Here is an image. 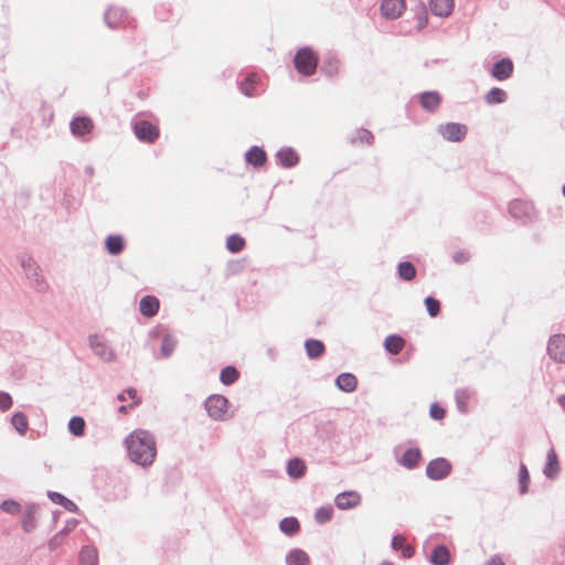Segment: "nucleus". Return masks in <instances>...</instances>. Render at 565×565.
Segmentation results:
<instances>
[{"instance_id":"obj_1","label":"nucleus","mask_w":565,"mask_h":565,"mask_svg":"<svg viewBox=\"0 0 565 565\" xmlns=\"http://www.w3.org/2000/svg\"><path fill=\"white\" fill-rule=\"evenodd\" d=\"M125 445L130 459L141 466H150L157 456L156 440L153 436L145 429H136L131 431Z\"/></svg>"},{"instance_id":"obj_2","label":"nucleus","mask_w":565,"mask_h":565,"mask_svg":"<svg viewBox=\"0 0 565 565\" xmlns=\"http://www.w3.org/2000/svg\"><path fill=\"white\" fill-rule=\"evenodd\" d=\"M318 62V55L309 47L300 49L294 57L297 72L303 76L313 75L316 73Z\"/></svg>"},{"instance_id":"obj_3","label":"nucleus","mask_w":565,"mask_h":565,"mask_svg":"<svg viewBox=\"0 0 565 565\" xmlns=\"http://www.w3.org/2000/svg\"><path fill=\"white\" fill-rule=\"evenodd\" d=\"M205 408L213 419L224 420L228 413V401L218 394L211 395L205 401Z\"/></svg>"},{"instance_id":"obj_4","label":"nucleus","mask_w":565,"mask_h":565,"mask_svg":"<svg viewBox=\"0 0 565 565\" xmlns=\"http://www.w3.org/2000/svg\"><path fill=\"white\" fill-rule=\"evenodd\" d=\"M134 131L136 137L143 142L152 143L159 138V128L147 120L136 122Z\"/></svg>"},{"instance_id":"obj_5","label":"nucleus","mask_w":565,"mask_h":565,"mask_svg":"<svg viewBox=\"0 0 565 565\" xmlns=\"http://www.w3.org/2000/svg\"><path fill=\"white\" fill-rule=\"evenodd\" d=\"M468 128L463 124L447 122L439 126V132L444 139L451 142H459L465 139Z\"/></svg>"},{"instance_id":"obj_6","label":"nucleus","mask_w":565,"mask_h":565,"mask_svg":"<svg viewBox=\"0 0 565 565\" xmlns=\"http://www.w3.org/2000/svg\"><path fill=\"white\" fill-rule=\"evenodd\" d=\"M451 471V465L444 458L431 460L427 468L426 473L433 480H440L446 478Z\"/></svg>"},{"instance_id":"obj_7","label":"nucleus","mask_w":565,"mask_h":565,"mask_svg":"<svg viewBox=\"0 0 565 565\" xmlns=\"http://www.w3.org/2000/svg\"><path fill=\"white\" fill-rule=\"evenodd\" d=\"M406 9L405 0H382L381 12L386 19H397Z\"/></svg>"},{"instance_id":"obj_8","label":"nucleus","mask_w":565,"mask_h":565,"mask_svg":"<svg viewBox=\"0 0 565 565\" xmlns=\"http://www.w3.org/2000/svg\"><path fill=\"white\" fill-rule=\"evenodd\" d=\"M548 353L557 362H565V335L558 334L551 338L548 343Z\"/></svg>"},{"instance_id":"obj_9","label":"nucleus","mask_w":565,"mask_h":565,"mask_svg":"<svg viewBox=\"0 0 565 565\" xmlns=\"http://www.w3.org/2000/svg\"><path fill=\"white\" fill-rule=\"evenodd\" d=\"M361 502V495L356 491H344L335 497V505L341 510L355 508Z\"/></svg>"},{"instance_id":"obj_10","label":"nucleus","mask_w":565,"mask_h":565,"mask_svg":"<svg viewBox=\"0 0 565 565\" xmlns=\"http://www.w3.org/2000/svg\"><path fill=\"white\" fill-rule=\"evenodd\" d=\"M127 399H130L131 403L128 405H121L118 408L121 414H127L129 411L141 404V397L138 395L137 390L132 387L125 390L118 395V401L126 402Z\"/></svg>"},{"instance_id":"obj_11","label":"nucleus","mask_w":565,"mask_h":565,"mask_svg":"<svg viewBox=\"0 0 565 565\" xmlns=\"http://www.w3.org/2000/svg\"><path fill=\"white\" fill-rule=\"evenodd\" d=\"M513 68L514 65L510 58H502L493 65L491 74L498 81H505L511 77Z\"/></svg>"},{"instance_id":"obj_12","label":"nucleus","mask_w":565,"mask_h":565,"mask_svg":"<svg viewBox=\"0 0 565 565\" xmlns=\"http://www.w3.org/2000/svg\"><path fill=\"white\" fill-rule=\"evenodd\" d=\"M159 307V300L154 296H145L139 302L140 313L148 318L156 316Z\"/></svg>"},{"instance_id":"obj_13","label":"nucleus","mask_w":565,"mask_h":565,"mask_svg":"<svg viewBox=\"0 0 565 565\" xmlns=\"http://www.w3.org/2000/svg\"><path fill=\"white\" fill-rule=\"evenodd\" d=\"M420 105L428 111H435L441 104V97L437 92H425L419 96Z\"/></svg>"},{"instance_id":"obj_14","label":"nucleus","mask_w":565,"mask_h":565,"mask_svg":"<svg viewBox=\"0 0 565 565\" xmlns=\"http://www.w3.org/2000/svg\"><path fill=\"white\" fill-rule=\"evenodd\" d=\"M420 459L422 452L419 448H409L404 452V455L399 459V463L407 469H413L417 467Z\"/></svg>"},{"instance_id":"obj_15","label":"nucleus","mask_w":565,"mask_h":565,"mask_svg":"<svg viewBox=\"0 0 565 565\" xmlns=\"http://www.w3.org/2000/svg\"><path fill=\"white\" fill-rule=\"evenodd\" d=\"M279 163L285 168H291L299 161L297 152L291 148H282L277 152Z\"/></svg>"},{"instance_id":"obj_16","label":"nucleus","mask_w":565,"mask_h":565,"mask_svg":"<svg viewBox=\"0 0 565 565\" xmlns=\"http://www.w3.org/2000/svg\"><path fill=\"white\" fill-rule=\"evenodd\" d=\"M454 9L452 0H430V10L438 17H448Z\"/></svg>"},{"instance_id":"obj_17","label":"nucleus","mask_w":565,"mask_h":565,"mask_svg":"<svg viewBox=\"0 0 565 565\" xmlns=\"http://www.w3.org/2000/svg\"><path fill=\"white\" fill-rule=\"evenodd\" d=\"M94 125L87 117L75 118L71 124L72 132L76 136H84L92 131Z\"/></svg>"},{"instance_id":"obj_18","label":"nucleus","mask_w":565,"mask_h":565,"mask_svg":"<svg viewBox=\"0 0 565 565\" xmlns=\"http://www.w3.org/2000/svg\"><path fill=\"white\" fill-rule=\"evenodd\" d=\"M337 386L347 393H351L356 388L358 380L351 373H342L335 380Z\"/></svg>"},{"instance_id":"obj_19","label":"nucleus","mask_w":565,"mask_h":565,"mask_svg":"<svg viewBox=\"0 0 565 565\" xmlns=\"http://www.w3.org/2000/svg\"><path fill=\"white\" fill-rule=\"evenodd\" d=\"M267 160L266 152L259 147H252L246 152V161L254 167H262Z\"/></svg>"},{"instance_id":"obj_20","label":"nucleus","mask_w":565,"mask_h":565,"mask_svg":"<svg viewBox=\"0 0 565 565\" xmlns=\"http://www.w3.org/2000/svg\"><path fill=\"white\" fill-rule=\"evenodd\" d=\"M392 547L396 551H401L405 558H411L415 553L414 547L406 543V539L403 535H395L393 537Z\"/></svg>"},{"instance_id":"obj_21","label":"nucleus","mask_w":565,"mask_h":565,"mask_svg":"<svg viewBox=\"0 0 565 565\" xmlns=\"http://www.w3.org/2000/svg\"><path fill=\"white\" fill-rule=\"evenodd\" d=\"M405 347V340L399 335H388L384 340V348L391 354H398Z\"/></svg>"},{"instance_id":"obj_22","label":"nucleus","mask_w":565,"mask_h":565,"mask_svg":"<svg viewBox=\"0 0 565 565\" xmlns=\"http://www.w3.org/2000/svg\"><path fill=\"white\" fill-rule=\"evenodd\" d=\"M450 553L444 545L435 547L430 555V562L433 565H448Z\"/></svg>"},{"instance_id":"obj_23","label":"nucleus","mask_w":565,"mask_h":565,"mask_svg":"<svg viewBox=\"0 0 565 565\" xmlns=\"http://www.w3.org/2000/svg\"><path fill=\"white\" fill-rule=\"evenodd\" d=\"M558 470H559V463H558L557 455L553 449H551L547 454V461H546V466L544 468V475L547 478L552 479L558 473Z\"/></svg>"},{"instance_id":"obj_24","label":"nucleus","mask_w":565,"mask_h":565,"mask_svg":"<svg viewBox=\"0 0 565 565\" xmlns=\"http://www.w3.org/2000/svg\"><path fill=\"white\" fill-rule=\"evenodd\" d=\"M307 354L311 359L320 358L324 352V344L320 340L310 339L305 343Z\"/></svg>"},{"instance_id":"obj_25","label":"nucleus","mask_w":565,"mask_h":565,"mask_svg":"<svg viewBox=\"0 0 565 565\" xmlns=\"http://www.w3.org/2000/svg\"><path fill=\"white\" fill-rule=\"evenodd\" d=\"M260 77L257 74H250L248 75L242 83H241V90L242 93L250 97L254 95V90L256 85L259 83Z\"/></svg>"},{"instance_id":"obj_26","label":"nucleus","mask_w":565,"mask_h":565,"mask_svg":"<svg viewBox=\"0 0 565 565\" xmlns=\"http://www.w3.org/2000/svg\"><path fill=\"white\" fill-rule=\"evenodd\" d=\"M507 100V93L499 87L491 88L486 95H484V102L489 105L492 104H501Z\"/></svg>"},{"instance_id":"obj_27","label":"nucleus","mask_w":565,"mask_h":565,"mask_svg":"<svg viewBox=\"0 0 565 565\" xmlns=\"http://www.w3.org/2000/svg\"><path fill=\"white\" fill-rule=\"evenodd\" d=\"M97 550L93 546H85L81 551L79 562L82 565H95L97 563Z\"/></svg>"},{"instance_id":"obj_28","label":"nucleus","mask_w":565,"mask_h":565,"mask_svg":"<svg viewBox=\"0 0 565 565\" xmlns=\"http://www.w3.org/2000/svg\"><path fill=\"white\" fill-rule=\"evenodd\" d=\"M288 475L292 478H300L306 472V463L298 458L291 459L287 467Z\"/></svg>"},{"instance_id":"obj_29","label":"nucleus","mask_w":565,"mask_h":565,"mask_svg":"<svg viewBox=\"0 0 565 565\" xmlns=\"http://www.w3.org/2000/svg\"><path fill=\"white\" fill-rule=\"evenodd\" d=\"M288 565H309V556L300 550L291 551L287 556Z\"/></svg>"},{"instance_id":"obj_30","label":"nucleus","mask_w":565,"mask_h":565,"mask_svg":"<svg viewBox=\"0 0 565 565\" xmlns=\"http://www.w3.org/2000/svg\"><path fill=\"white\" fill-rule=\"evenodd\" d=\"M106 248L111 255H117L121 253L124 248V242L121 236L119 235H111L108 236L106 239Z\"/></svg>"},{"instance_id":"obj_31","label":"nucleus","mask_w":565,"mask_h":565,"mask_svg":"<svg viewBox=\"0 0 565 565\" xmlns=\"http://www.w3.org/2000/svg\"><path fill=\"white\" fill-rule=\"evenodd\" d=\"M398 276L401 279L411 281L416 276V268L409 262H403L398 265Z\"/></svg>"},{"instance_id":"obj_32","label":"nucleus","mask_w":565,"mask_h":565,"mask_svg":"<svg viewBox=\"0 0 565 565\" xmlns=\"http://www.w3.org/2000/svg\"><path fill=\"white\" fill-rule=\"evenodd\" d=\"M11 423L17 431L21 435L25 434L29 428L26 415L20 412L12 416Z\"/></svg>"},{"instance_id":"obj_33","label":"nucleus","mask_w":565,"mask_h":565,"mask_svg":"<svg viewBox=\"0 0 565 565\" xmlns=\"http://www.w3.org/2000/svg\"><path fill=\"white\" fill-rule=\"evenodd\" d=\"M238 371L234 366H226L221 371L220 380L225 385H231L238 379Z\"/></svg>"},{"instance_id":"obj_34","label":"nucleus","mask_w":565,"mask_h":565,"mask_svg":"<svg viewBox=\"0 0 565 565\" xmlns=\"http://www.w3.org/2000/svg\"><path fill=\"white\" fill-rule=\"evenodd\" d=\"M245 246V239L239 235H231L226 241V247L232 253L241 252Z\"/></svg>"},{"instance_id":"obj_35","label":"nucleus","mask_w":565,"mask_h":565,"mask_svg":"<svg viewBox=\"0 0 565 565\" xmlns=\"http://www.w3.org/2000/svg\"><path fill=\"white\" fill-rule=\"evenodd\" d=\"M70 431L75 436H82L85 431V420L82 417H72L68 423Z\"/></svg>"},{"instance_id":"obj_36","label":"nucleus","mask_w":565,"mask_h":565,"mask_svg":"<svg viewBox=\"0 0 565 565\" xmlns=\"http://www.w3.org/2000/svg\"><path fill=\"white\" fill-rule=\"evenodd\" d=\"M279 526L284 533L294 534L299 530V522L295 518H285Z\"/></svg>"},{"instance_id":"obj_37","label":"nucleus","mask_w":565,"mask_h":565,"mask_svg":"<svg viewBox=\"0 0 565 565\" xmlns=\"http://www.w3.org/2000/svg\"><path fill=\"white\" fill-rule=\"evenodd\" d=\"M333 515V509L331 505L321 507L316 511L315 518L316 521L320 524L326 523L331 520Z\"/></svg>"},{"instance_id":"obj_38","label":"nucleus","mask_w":565,"mask_h":565,"mask_svg":"<svg viewBox=\"0 0 565 565\" xmlns=\"http://www.w3.org/2000/svg\"><path fill=\"white\" fill-rule=\"evenodd\" d=\"M519 481H520V492L522 494L527 492L529 482H530V475L527 471V468L524 463H521L520 466V472H519Z\"/></svg>"},{"instance_id":"obj_39","label":"nucleus","mask_w":565,"mask_h":565,"mask_svg":"<svg viewBox=\"0 0 565 565\" xmlns=\"http://www.w3.org/2000/svg\"><path fill=\"white\" fill-rule=\"evenodd\" d=\"M352 141L354 143L372 145L374 141V136L366 129H359Z\"/></svg>"},{"instance_id":"obj_40","label":"nucleus","mask_w":565,"mask_h":565,"mask_svg":"<svg viewBox=\"0 0 565 565\" xmlns=\"http://www.w3.org/2000/svg\"><path fill=\"white\" fill-rule=\"evenodd\" d=\"M425 306L430 317H436L440 310V302L434 297L425 299Z\"/></svg>"},{"instance_id":"obj_41","label":"nucleus","mask_w":565,"mask_h":565,"mask_svg":"<svg viewBox=\"0 0 565 565\" xmlns=\"http://www.w3.org/2000/svg\"><path fill=\"white\" fill-rule=\"evenodd\" d=\"M35 508L30 507L26 510L25 516L23 519L22 525L25 531H31L34 527V521H35Z\"/></svg>"},{"instance_id":"obj_42","label":"nucleus","mask_w":565,"mask_h":565,"mask_svg":"<svg viewBox=\"0 0 565 565\" xmlns=\"http://www.w3.org/2000/svg\"><path fill=\"white\" fill-rule=\"evenodd\" d=\"M51 498L53 499L54 502L62 504L65 509H67L70 511L76 510V504L60 493H52Z\"/></svg>"},{"instance_id":"obj_43","label":"nucleus","mask_w":565,"mask_h":565,"mask_svg":"<svg viewBox=\"0 0 565 565\" xmlns=\"http://www.w3.org/2000/svg\"><path fill=\"white\" fill-rule=\"evenodd\" d=\"M429 414H430L431 418H434L436 420H440L445 417L446 411L439 404L434 403L430 406Z\"/></svg>"},{"instance_id":"obj_44","label":"nucleus","mask_w":565,"mask_h":565,"mask_svg":"<svg viewBox=\"0 0 565 565\" xmlns=\"http://www.w3.org/2000/svg\"><path fill=\"white\" fill-rule=\"evenodd\" d=\"M1 509L4 512L11 513V514H15V513L19 512V503H17L13 500H6V501L2 502Z\"/></svg>"},{"instance_id":"obj_45","label":"nucleus","mask_w":565,"mask_h":565,"mask_svg":"<svg viewBox=\"0 0 565 565\" xmlns=\"http://www.w3.org/2000/svg\"><path fill=\"white\" fill-rule=\"evenodd\" d=\"M174 350V342L170 338H164L161 344V351L164 356H169Z\"/></svg>"},{"instance_id":"obj_46","label":"nucleus","mask_w":565,"mask_h":565,"mask_svg":"<svg viewBox=\"0 0 565 565\" xmlns=\"http://www.w3.org/2000/svg\"><path fill=\"white\" fill-rule=\"evenodd\" d=\"M12 406V398L8 393L0 392V409L7 411Z\"/></svg>"},{"instance_id":"obj_47","label":"nucleus","mask_w":565,"mask_h":565,"mask_svg":"<svg viewBox=\"0 0 565 565\" xmlns=\"http://www.w3.org/2000/svg\"><path fill=\"white\" fill-rule=\"evenodd\" d=\"M90 345L93 348V350H95V352L99 355H105V350L106 348L104 347L103 343H100L99 341H97V338H93L90 340Z\"/></svg>"},{"instance_id":"obj_48","label":"nucleus","mask_w":565,"mask_h":565,"mask_svg":"<svg viewBox=\"0 0 565 565\" xmlns=\"http://www.w3.org/2000/svg\"><path fill=\"white\" fill-rule=\"evenodd\" d=\"M469 398V394L465 391H460L457 393V402L459 404L460 409H466V399Z\"/></svg>"},{"instance_id":"obj_49","label":"nucleus","mask_w":565,"mask_h":565,"mask_svg":"<svg viewBox=\"0 0 565 565\" xmlns=\"http://www.w3.org/2000/svg\"><path fill=\"white\" fill-rule=\"evenodd\" d=\"M523 207V203L520 202V201H513L511 204H510V212L515 215V216H519Z\"/></svg>"},{"instance_id":"obj_50","label":"nucleus","mask_w":565,"mask_h":565,"mask_svg":"<svg viewBox=\"0 0 565 565\" xmlns=\"http://www.w3.org/2000/svg\"><path fill=\"white\" fill-rule=\"evenodd\" d=\"M486 565H504V564L501 558L493 557Z\"/></svg>"},{"instance_id":"obj_51","label":"nucleus","mask_w":565,"mask_h":565,"mask_svg":"<svg viewBox=\"0 0 565 565\" xmlns=\"http://www.w3.org/2000/svg\"><path fill=\"white\" fill-rule=\"evenodd\" d=\"M427 24V17L424 14L419 18V23H418V28L419 29H423L424 26H426Z\"/></svg>"},{"instance_id":"obj_52","label":"nucleus","mask_w":565,"mask_h":565,"mask_svg":"<svg viewBox=\"0 0 565 565\" xmlns=\"http://www.w3.org/2000/svg\"><path fill=\"white\" fill-rule=\"evenodd\" d=\"M559 404L562 405V407L565 409V395L559 397Z\"/></svg>"},{"instance_id":"obj_53","label":"nucleus","mask_w":565,"mask_h":565,"mask_svg":"<svg viewBox=\"0 0 565 565\" xmlns=\"http://www.w3.org/2000/svg\"><path fill=\"white\" fill-rule=\"evenodd\" d=\"M382 565H394V564L391 562H384V563H382Z\"/></svg>"},{"instance_id":"obj_54","label":"nucleus","mask_w":565,"mask_h":565,"mask_svg":"<svg viewBox=\"0 0 565 565\" xmlns=\"http://www.w3.org/2000/svg\"><path fill=\"white\" fill-rule=\"evenodd\" d=\"M563 193H564V195H565V184H564V188H563Z\"/></svg>"}]
</instances>
